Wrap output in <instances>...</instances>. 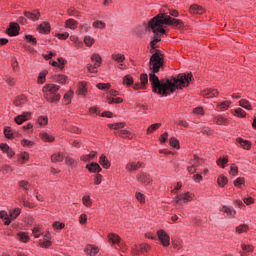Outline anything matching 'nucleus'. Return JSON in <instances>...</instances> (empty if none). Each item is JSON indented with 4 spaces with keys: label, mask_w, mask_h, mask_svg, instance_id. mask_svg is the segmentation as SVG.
<instances>
[{
    "label": "nucleus",
    "mask_w": 256,
    "mask_h": 256,
    "mask_svg": "<svg viewBox=\"0 0 256 256\" xmlns=\"http://www.w3.org/2000/svg\"><path fill=\"white\" fill-rule=\"evenodd\" d=\"M163 63V54L160 50H156L149 62V69L151 71L149 81L152 85L153 93L167 97L175 93L177 89H183V87L189 86L190 81L193 79V74H179L177 77H172L171 79L166 78L159 80V77H157L155 73H159V69H161Z\"/></svg>",
    "instance_id": "f257e3e1"
},
{
    "label": "nucleus",
    "mask_w": 256,
    "mask_h": 256,
    "mask_svg": "<svg viewBox=\"0 0 256 256\" xmlns=\"http://www.w3.org/2000/svg\"><path fill=\"white\" fill-rule=\"evenodd\" d=\"M163 25H172L176 29H181V27H183V21L171 18V16L164 13L158 14L149 22V27L153 31V33H162V35H164L165 33Z\"/></svg>",
    "instance_id": "f03ea898"
},
{
    "label": "nucleus",
    "mask_w": 256,
    "mask_h": 256,
    "mask_svg": "<svg viewBox=\"0 0 256 256\" xmlns=\"http://www.w3.org/2000/svg\"><path fill=\"white\" fill-rule=\"evenodd\" d=\"M61 87L57 84H46L43 87V93H45V99L48 103H57L61 100V94H57Z\"/></svg>",
    "instance_id": "7ed1b4c3"
},
{
    "label": "nucleus",
    "mask_w": 256,
    "mask_h": 256,
    "mask_svg": "<svg viewBox=\"0 0 256 256\" xmlns=\"http://www.w3.org/2000/svg\"><path fill=\"white\" fill-rule=\"evenodd\" d=\"M175 201L177 205H183V203H189V201H193V195L189 194V192L180 194L176 196Z\"/></svg>",
    "instance_id": "20e7f679"
},
{
    "label": "nucleus",
    "mask_w": 256,
    "mask_h": 256,
    "mask_svg": "<svg viewBox=\"0 0 256 256\" xmlns=\"http://www.w3.org/2000/svg\"><path fill=\"white\" fill-rule=\"evenodd\" d=\"M157 235H158V239H159V241H161L163 247H169V245H170L169 234L167 232H165L164 230H159L157 232Z\"/></svg>",
    "instance_id": "39448f33"
},
{
    "label": "nucleus",
    "mask_w": 256,
    "mask_h": 256,
    "mask_svg": "<svg viewBox=\"0 0 256 256\" xmlns=\"http://www.w3.org/2000/svg\"><path fill=\"white\" fill-rule=\"evenodd\" d=\"M24 17H26V19H29L30 21H39V17H41V12H39V10L24 12Z\"/></svg>",
    "instance_id": "423d86ee"
},
{
    "label": "nucleus",
    "mask_w": 256,
    "mask_h": 256,
    "mask_svg": "<svg viewBox=\"0 0 256 256\" xmlns=\"http://www.w3.org/2000/svg\"><path fill=\"white\" fill-rule=\"evenodd\" d=\"M7 33L10 35V37L19 35V24L15 22L10 23V26L7 29Z\"/></svg>",
    "instance_id": "0eeeda50"
},
{
    "label": "nucleus",
    "mask_w": 256,
    "mask_h": 256,
    "mask_svg": "<svg viewBox=\"0 0 256 256\" xmlns=\"http://www.w3.org/2000/svg\"><path fill=\"white\" fill-rule=\"evenodd\" d=\"M29 117H31V113L24 112L21 115L16 116L14 121L17 123V125H23L25 121H29Z\"/></svg>",
    "instance_id": "6e6552de"
},
{
    "label": "nucleus",
    "mask_w": 256,
    "mask_h": 256,
    "mask_svg": "<svg viewBox=\"0 0 256 256\" xmlns=\"http://www.w3.org/2000/svg\"><path fill=\"white\" fill-rule=\"evenodd\" d=\"M151 250V246L149 244H140L134 246V253L139 255V253H147V251Z\"/></svg>",
    "instance_id": "1a4fd4ad"
},
{
    "label": "nucleus",
    "mask_w": 256,
    "mask_h": 256,
    "mask_svg": "<svg viewBox=\"0 0 256 256\" xmlns=\"http://www.w3.org/2000/svg\"><path fill=\"white\" fill-rule=\"evenodd\" d=\"M203 97H207V99H212V97H217L219 95V92L216 89L213 88H207L206 90L202 91Z\"/></svg>",
    "instance_id": "9d476101"
},
{
    "label": "nucleus",
    "mask_w": 256,
    "mask_h": 256,
    "mask_svg": "<svg viewBox=\"0 0 256 256\" xmlns=\"http://www.w3.org/2000/svg\"><path fill=\"white\" fill-rule=\"evenodd\" d=\"M143 167V163L141 162H129L126 165L127 171H137L138 169H141Z\"/></svg>",
    "instance_id": "9b49d317"
},
{
    "label": "nucleus",
    "mask_w": 256,
    "mask_h": 256,
    "mask_svg": "<svg viewBox=\"0 0 256 256\" xmlns=\"http://www.w3.org/2000/svg\"><path fill=\"white\" fill-rule=\"evenodd\" d=\"M190 13L192 15H203V13H205V10L203 9V7L194 4L190 7Z\"/></svg>",
    "instance_id": "f8f14e48"
},
{
    "label": "nucleus",
    "mask_w": 256,
    "mask_h": 256,
    "mask_svg": "<svg viewBox=\"0 0 256 256\" xmlns=\"http://www.w3.org/2000/svg\"><path fill=\"white\" fill-rule=\"evenodd\" d=\"M38 31L40 33H49L51 31V25L49 22H43L38 26Z\"/></svg>",
    "instance_id": "ddd939ff"
},
{
    "label": "nucleus",
    "mask_w": 256,
    "mask_h": 256,
    "mask_svg": "<svg viewBox=\"0 0 256 256\" xmlns=\"http://www.w3.org/2000/svg\"><path fill=\"white\" fill-rule=\"evenodd\" d=\"M86 169H88L90 173H100L101 166H99L97 163H91L86 166Z\"/></svg>",
    "instance_id": "4468645a"
},
{
    "label": "nucleus",
    "mask_w": 256,
    "mask_h": 256,
    "mask_svg": "<svg viewBox=\"0 0 256 256\" xmlns=\"http://www.w3.org/2000/svg\"><path fill=\"white\" fill-rule=\"evenodd\" d=\"M27 103V97L25 95L18 96L14 101L16 107H23Z\"/></svg>",
    "instance_id": "2eb2a0df"
},
{
    "label": "nucleus",
    "mask_w": 256,
    "mask_h": 256,
    "mask_svg": "<svg viewBox=\"0 0 256 256\" xmlns=\"http://www.w3.org/2000/svg\"><path fill=\"white\" fill-rule=\"evenodd\" d=\"M138 181L140 183H143L144 185H149L151 183V178L146 173H141L140 176H138Z\"/></svg>",
    "instance_id": "dca6fc26"
},
{
    "label": "nucleus",
    "mask_w": 256,
    "mask_h": 256,
    "mask_svg": "<svg viewBox=\"0 0 256 256\" xmlns=\"http://www.w3.org/2000/svg\"><path fill=\"white\" fill-rule=\"evenodd\" d=\"M84 251L87 255L94 256L99 253V248L88 245Z\"/></svg>",
    "instance_id": "f3484780"
},
{
    "label": "nucleus",
    "mask_w": 256,
    "mask_h": 256,
    "mask_svg": "<svg viewBox=\"0 0 256 256\" xmlns=\"http://www.w3.org/2000/svg\"><path fill=\"white\" fill-rule=\"evenodd\" d=\"M199 165H201V164L199 163V157L194 156L192 166H190V167L187 168L188 172H190L191 174L195 173V171H196L195 167H199Z\"/></svg>",
    "instance_id": "a211bd4d"
},
{
    "label": "nucleus",
    "mask_w": 256,
    "mask_h": 256,
    "mask_svg": "<svg viewBox=\"0 0 256 256\" xmlns=\"http://www.w3.org/2000/svg\"><path fill=\"white\" fill-rule=\"evenodd\" d=\"M99 163L100 165H102L104 169H109L111 167V162H109V160L107 159V156L105 155H102L100 157Z\"/></svg>",
    "instance_id": "6ab92c4d"
},
{
    "label": "nucleus",
    "mask_w": 256,
    "mask_h": 256,
    "mask_svg": "<svg viewBox=\"0 0 256 256\" xmlns=\"http://www.w3.org/2000/svg\"><path fill=\"white\" fill-rule=\"evenodd\" d=\"M53 79L56 83H60L61 85H65V83H67V76L63 74L55 75Z\"/></svg>",
    "instance_id": "aec40b11"
},
{
    "label": "nucleus",
    "mask_w": 256,
    "mask_h": 256,
    "mask_svg": "<svg viewBox=\"0 0 256 256\" xmlns=\"http://www.w3.org/2000/svg\"><path fill=\"white\" fill-rule=\"evenodd\" d=\"M220 211H222L223 213H226V215H236L237 211H235V209H233V207H229V206H222L220 208Z\"/></svg>",
    "instance_id": "412c9836"
},
{
    "label": "nucleus",
    "mask_w": 256,
    "mask_h": 256,
    "mask_svg": "<svg viewBox=\"0 0 256 256\" xmlns=\"http://www.w3.org/2000/svg\"><path fill=\"white\" fill-rule=\"evenodd\" d=\"M40 137L42 141H46L47 143H53V141H55V137L47 134L46 132L40 133Z\"/></svg>",
    "instance_id": "4be33fe9"
},
{
    "label": "nucleus",
    "mask_w": 256,
    "mask_h": 256,
    "mask_svg": "<svg viewBox=\"0 0 256 256\" xmlns=\"http://www.w3.org/2000/svg\"><path fill=\"white\" fill-rule=\"evenodd\" d=\"M240 107H243V109H246L247 111H251L253 108L251 106V102H249L246 99H242L239 101Z\"/></svg>",
    "instance_id": "5701e85b"
},
{
    "label": "nucleus",
    "mask_w": 256,
    "mask_h": 256,
    "mask_svg": "<svg viewBox=\"0 0 256 256\" xmlns=\"http://www.w3.org/2000/svg\"><path fill=\"white\" fill-rule=\"evenodd\" d=\"M91 61L94 63L95 67H101V56L99 54H93Z\"/></svg>",
    "instance_id": "b1692460"
},
{
    "label": "nucleus",
    "mask_w": 256,
    "mask_h": 256,
    "mask_svg": "<svg viewBox=\"0 0 256 256\" xmlns=\"http://www.w3.org/2000/svg\"><path fill=\"white\" fill-rule=\"evenodd\" d=\"M118 135L124 139H133V133L129 130H120Z\"/></svg>",
    "instance_id": "393cba45"
},
{
    "label": "nucleus",
    "mask_w": 256,
    "mask_h": 256,
    "mask_svg": "<svg viewBox=\"0 0 256 256\" xmlns=\"http://www.w3.org/2000/svg\"><path fill=\"white\" fill-rule=\"evenodd\" d=\"M155 34L154 39L151 41L150 45L152 47V49H155V45H157V43H159V41H161V36L159 35L160 33L163 32H153Z\"/></svg>",
    "instance_id": "a878e982"
},
{
    "label": "nucleus",
    "mask_w": 256,
    "mask_h": 256,
    "mask_svg": "<svg viewBox=\"0 0 256 256\" xmlns=\"http://www.w3.org/2000/svg\"><path fill=\"white\" fill-rule=\"evenodd\" d=\"M237 142L241 147H243V149H251V142L244 140L243 138H238Z\"/></svg>",
    "instance_id": "bb28decb"
},
{
    "label": "nucleus",
    "mask_w": 256,
    "mask_h": 256,
    "mask_svg": "<svg viewBox=\"0 0 256 256\" xmlns=\"http://www.w3.org/2000/svg\"><path fill=\"white\" fill-rule=\"evenodd\" d=\"M214 121H215V123H217V125H227V123H228L227 118H225L223 116L214 117Z\"/></svg>",
    "instance_id": "cd10ccee"
},
{
    "label": "nucleus",
    "mask_w": 256,
    "mask_h": 256,
    "mask_svg": "<svg viewBox=\"0 0 256 256\" xmlns=\"http://www.w3.org/2000/svg\"><path fill=\"white\" fill-rule=\"evenodd\" d=\"M66 27L72 30L77 29V21H75L74 19L66 20Z\"/></svg>",
    "instance_id": "c85d7f7f"
},
{
    "label": "nucleus",
    "mask_w": 256,
    "mask_h": 256,
    "mask_svg": "<svg viewBox=\"0 0 256 256\" xmlns=\"http://www.w3.org/2000/svg\"><path fill=\"white\" fill-rule=\"evenodd\" d=\"M78 95H86L87 93V87L84 82H80L78 86Z\"/></svg>",
    "instance_id": "c756f323"
},
{
    "label": "nucleus",
    "mask_w": 256,
    "mask_h": 256,
    "mask_svg": "<svg viewBox=\"0 0 256 256\" xmlns=\"http://www.w3.org/2000/svg\"><path fill=\"white\" fill-rule=\"evenodd\" d=\"M112 59L116 61V63H120V65H123V61H125V56L123 54H113Z\"/></svg>",
    "instance_id": "7c9ffc66"
},
{
    "label": "nucleus",
    "mask_w": 256,
    "mask_h": 256,
    "mask_svg": "<svg viewBox=\"0 0 256 256\" xmlns=\"http://www.w3.org/2000/svg\"><path fill=\"white\" fill-rule=\"evenodd\" d=\"M0 219H4L5 225H11V219H9V216L7 215V212L1 211L0 212Z\"/></svg>",
    "instance_id": "2f4dec72"
},
{
    "label": "nucleus",
    "mask_w": 256,
    "mask_h": 256,
    "mask_svg": "<svg viewBox=\"0 0 256 256\" xmlns=\"http://www.w3.org/2000/svg\"><path fill=\"white\" fill-rule=\"evenodd\" d=\"M92 27H94L95 29H105L106 24L101 20H97L93 22Z\"/></svg>",
    "instance_id": "473e14b6"
},
{
    "label": "nucleus",
    "mask_w": 256,
    "mask_h": 256,
    "mask_svg": "<svg viewBox=\"0 0 256 256\" xmlns=\"http://www.w3.org/2000/svg\"><path fill=\"white\" fill-rule=\"evenodd\" d=\"M51 161L53 163H61V161H63V155H61V153L53 154L51 156Z\"/></svg>",
    "instance_id": "72a5a7b5"
},
{
    "label": "nucleus",
    "mask_w": 256,
    "mask_h": 256,
    "mask_svg": "<svg viewBox=\"0 0 256 256\" xmlns=\"http://www.w3.org/2000/svg\"><path fill=\"white\" fill-rule=\"evenodd\" d=\"M161 127V123H155L149 126L147 129V134L150 135V133H154V131H157Z\"/></svg>",
    "instance_id": "f704fd0d"
},
{
    "label": "nucleus",
    "mask_w": 256,
    "mask_h": 256,
    "mask_svg": "<svg viewBox=\"0 0 256 256\" xmlns=\"http://www.w3.org/2000/svg\"><path fill=\"white\" fill-rule=\"evenodd\" d=\"M84 43L86 47H92L93 44L95 43V39H93V37L91 36H85Z\"/></svg>",
    "instance_id": "c9c22d12"
},
{
    "label": "nucleus",
    "mask_w": 256,
    "mask_h": 256,
    "mask_svg": "<svg viewBox=\"0 0 256 256\" xmlns=\"http://www.w3.org/2000/svg\"><path fill=\"white\" fill-rule=\"evenodd\" d=\"M21 215L20 208H15L14 210H10V219H15Z\"/></svg>",
    "instance_id": "e433bc0d"
},
{
    "label": "nucleus",
    "mask_w": 256,
    "mask_h": 256,
    "mask_svg": "<svg viewBox=\"0 0 256 256\" xmlns=\"http://www.w3.org/2000/svg\"><path fill=\"white\" fill-rule=\"evenodd\" d=\"M74 92L72 90H69L65 95H64V100L67 102V105L71 103V99H73Z\"/></svg>",
    "instance_id": "4c0bfd02"
},
{
    "label": "nucleus",
    "mask_w": 256,
    "mask_h": 256,
    "mask_svg": "<svg viewBox=\"0 0 256 256\" xmlns=\"http://www.w3.org/2000/svg\"><path fill=\"white\" fill-rule=\"evenodd\" d=\"M234 115H235V117H246L247 112H245L241 108H237V109L234 110Z\"/></svg>",
    "instance_id": "58836bf2"
},
{
    "label": "nucleus",
    "mask_w": 256,
    "mask_h": 256,
    "mask_svg": "<svg viewBox=\"0 0 256 256\" xmlns=\"http://www.w3.org/2000/svg\"><path fill=\"white\" fill-rule=\"evenodd\" d=\"M123 84L127 85V87H131V85H133V77L126 75L123 79Z\"/></svg>",
    "instance_id": "ea45409f"
},
{
    "label": "nucleus",
    "mask_w": 256,
    "mask_h": 256,
    "mask_svg": "<svg viewBox=\"0 0 256 256\" xmlns=\"http://www.w3.org/2000/svg\"><path fill=\"white\" fill-rule=\"evenodd\" d=\"M229 105H231L230 101H224L220 104L217 105L218 109H220V111H223L225 109H229Z\"/></svg>",
    "instance_id": "a19ab883"
},
{
    "label": "nucleus",
    "mask_w": 256,
    "mask_h": 256,
    "mask_svg": "<svg viewBox=\"0 0 256 256\" xmlns=\"http://www.w3.org/2000/svg\"><path fill=\"white\" fill-rule=\"evenodd\" d=\"M236 231H237V233H247V231H249V226L242 224V225L236 227Z\"/></svg>",
    "instance_id": "79ce46f5"
},
{
    "label": "nucleus",
    "mask_w": 256,
    "mask_h": 256,
    "mask_svg": "<svg viewBox=\"0 0 256 256\" xmlns=\"http://www.w3.org/2000/svg\"><path fill=\"white\" fill-rule=\"evenodd\" d=\"M108 127L110 129H123V127H125V124L123 122H120V123H114V124H109Z\"/></svg>",
    "instance_id": "37998d69"
},
{
    "label": "nucleus",
    "mask_w": 256,
    "mask_h": 256,
    "mask_svg": "<svg viewBox=\"0 0 256 256\" xmlns=\"http://www.w3.org/2000/svg\"><path fill=\"white\" fill-rule=\"evenodd\" d=\"M18 237L23 243H27V241H29V236L25 232L18 233Z\"/></svg>",
    "instance_id": "c03bdc74"
},
{
    "label": "nucleus",
    "mask_w": 256,
    "mask_h": 256,
    "mask_svg": "<svg viewBox=\"0 0 256 256\" xmlns=\"http://www.w3.org/2000/svg\"><path fill=\"white\" fill-rule=\"evenodd\" d=\"M4 135L7 139H13V131L11 130V127H6L4 129Z\"/></svg>",
    "instance_id": "a18cd8bd"
},
{
    "label": "nucleus",
    "mask_w": 256,
    "mask_h": 256,
    "mask_svg": "<svg viewBox=\"0 0 256 256\" xmlns=\"http://www.w3.org/2000/svg\"><path fill=\"white\" fill-rule=\"evenodd\" d=\"M45 77H47V71L41 72L38 76V83L43 85V83L46 81Z\"/></svg>",
    "instance_id": "49530a36"
},
{
    "label": "nucleus",
    "mask_w": 256,
    "mask_h": 256,
    "mask_svg": "<svg viewBox=\"0 0 256 256\" xmlns=\"http://www.w3.org/2000/svg\"><path fill=\"white\" fill-rule=\"evenodd\" d=\"M97 87L101 89L102 91H107L108 89H111L110 83H99L97 84Z\"/></svg>",
    "instance_id": "de8ad7c7"
},
{
    "label": "nucleus",
    "mask_w": 256,
    "mask_h": 256,
    "mask_svg": "<svg viewBox=\"0 0 256 256\" xmlns=\"http://www.w3.org/2000/svg\"><path fill=\"white\" fill-rule=\"evenodd\" d=\"M226 183H228L227 177H225V176L218 177V185L220 187H225Z\"/></svg>",
    "instance_id": "09e8293b"
},
{
    "label": "nucleus",
    "mask_w": 256,
    "mask_h": 256,
    "mask_svg": "<svg viewBox=\"0 0 256 256\" xmlns=\"http://www.w3.org/2000/svg\"><path fill=\"white\" fill-rule=\"evenodd\" d=\"M108 237L109 241H112L113 243H119V241H121V238L117 234H110Z\"/></svg>",
    "instance_id": "8fccbe9b"
},
{
    "label": "nucleus",
    "mask_w": 256,
    "mask_h": 256,
    "mask_svg": "<svg viewBox=\"0 0 256 256\" xmlns=\"http://www.w3.org/2000/svg\"><path fill=\"white\" fill-rule=\"evenodd\" d=\"M26 161H29V154L27 152H24L21 154V156L19 158V163L23 164Z\"/></svg>",
    "instance_id": "3c124183"
},
{
    "label": "nucleus",
    "mask_w": 256,
    "mask_h": 256,
    "mask_svg": "<svg viewBox=\"0 0 256 256\" xmlns=\"http://www.w3.org/2000/svg\"><path fill=\"white\" fill-rule=\"evenodd\" d=\"M109 105H113L114 103L119 104L123 103V98H108Z\"/></svg>",
    "instance_id": "603ef678"
},
{
    "label": "nucleus",
    "mask_w": 256,
    "mask_h": 256,
    "mask_svg": "<svg viewBox=\"0 0 256 256\" xmlns=\"http://www.w3.org/2000/svg\"><path fill=\"white\" fill-rule=\"evenodd\" d=\"M38 123L40 125H47V123H49V119L47 118V116H40L38 118Z\"/></svg>",
    "instance_id": "864d4df0"
},
{
    "label": "nucleus",
    "mask_w": 256,
    "mask_h": 256,
    "mask_svg": "<svg viewBox=\"0 0 256 256\" xmlns=\"http://www.w3.org/2000/svg\"><path fill=\"white\" fill-rule=\"evenodd\" d=\"M141 84L145 87L146 83H149V76L147 74H142L140 76Z\"/></svg>",
    "instance_id": "5fc2aeb1"
},
{
    "label": "nucleus",
    "mask_w": 256,
    "mask_h": 256,
    "mask_svg": "<svg viewBox=\"0 0 256 256\" xmlns=\"http://www.w3.org/2000/svg\"><path fill=\"white\" fill-rule=\"evenodd\" d=\"M243 183H245V178H237L235 181H234V185L235 187H241V185H243Z\"/></svg>",
    "instance_id": "6e6d98bb"
},
{
    "label": "nucleus",
    "mask_w": 256,
    "mask_h": 256,
    "mask_svg": "<svg viewBox=\"0 0 256 256\" xmlns=\"http://www.w3.org/2000/svg\"><path fill=\"white\" fill-rule=\"evenodd\" d=\"M227 163H229V159H227V158H219L217 161V164L221 165L222 167H225V165H227Z\"/></svg>",
    "instance_id": "4d7b16f0"
},
{
    "label": "nucleus",
    "mask_w": 256,
    "mask_h": 256,
    "mask_svg": "<svg viewBox=\"0 0 256 256\" xmlns=\"http://www.w3.org/2000/svg\"><path fill=\"white\" fill-rule=\"evenodd\" d=\"M243 251H247V253H253V246L252 245H245L242 244Z\"/></svg>",
    "instance_id": "13d9d810"
},
{
    "label": "nucleus",
    "mask_w": 256,
    "mask_h": 256,
    "mask_svg": "<svg viewBox=\"0 0 256 256\" xmlns=\"http://www.w3.org/2000/svg\"><path fill=\"white\" fill-rule=\"evenodd\" d=\"M136 199L140 203H145V195H143L141 192L136 193Z\"/></svg>",
    "instance_id": "bf43d9fd"
},
{
    "label": "nucleus",
    "mask_w": 256,
    "mask_h": 256,
    "mask_svg": "<svg viewBox=\"0 0 256 256\" xmlns=\"http://www.w3.org/2000/svg\"><path fill=\"white\" fill-rule=\"evenodd\" d=\"M66 165H70L71 167H76L77 163L75 162V160H73V158H66Z\"/></svg>",
    "instance_id": "052dcab7"
},
{
    "label": "nucleus",
    "mask_w": 256,
    "mask_h": 256,
    "mask_svg": "<svg viewBox=\"0 0 256 256\" xmlns=\"http://www.w3.org/2000/svg\"><path fill=\"white\" fill-rule=\"evenodd\" d=\"M21 144L24 146V147H33L34 143L33 141H29V140H22Z\"/></svg>",
    "instance_id": "680f3d73"
},
{
    "label": "nucleus",
    "mask_w": 256,
    "mask_h": 256,
    "mask_svg": "<svg viewBox=\"0 0 256 256\" xmlns=\"http://www.w3.org/2000/svg\"><path fill=\"white\" fill-rule=\"evenodd\" d=\"M193 113L195 115H203L204 111H203V107H196L193 109Z\"/></svg>",
    "instance_id": "e2e57ef3"
},
{
    "label": "nucleus",
    "mask_w": 256,
    "mask_h": 256,
    "mask_svg": "<svg viewBox=\"0 0 256 256\" xmlns=\"http://www.w3.org/2000/svg\"><path fill=\"white\" fill-rule=\"evenodd\" d=\"M170 145L172 147H174L175 149H177V147H179V141L177 139H175V138H171L170 139Z\"/></svg>",
    "instance_id": "0e129e2a"
},
{
    "label": "nucleus",
    "mask_w": 256,
    "mask_h": 256,
    "mask_svg": "<svg viewBox=\"0 0 256 256\" xmlns=\"http://www.w3.org/2000/svg\"><path fill=\"white\" fill-rule=\"evenodd\" d=\"M83 204L86 206V207H89L91 205V198L89 196H84L83 197Z\"/></svg>",
    "instance_id": "69168bd1"
},
{
    "label": "nucleus",
    "mask_w": 256,
    "mask_h": 256,
    "mask_svg": "<svg viewBox=\"0 0 256 256\" xmlns=\"http://www.w3.org/2000/svg\"><path fill=\"white\" fill-rule=\"evenodd\" d=\"M53 227H54V229H64L65 223L54 222Z\"/></svg>",
    "instance_id": "338daca9"
},
{
    "label": "nucleus",
    "mask_w": 256,
    "mask_h": 256,
    "mask_svg": "<svg viewBox=\"0 0 256 256\" xmlns=\"http://www.w3.org/2000/svg\"><path fill=\"white\" fill-rule=\"evenodd\" d=\"M0 149H1V151H3L4 153H7V151H9V145H7V144H0Z\"/></svg>",
    "instance_id": "774afa93"
}]
</instances>
